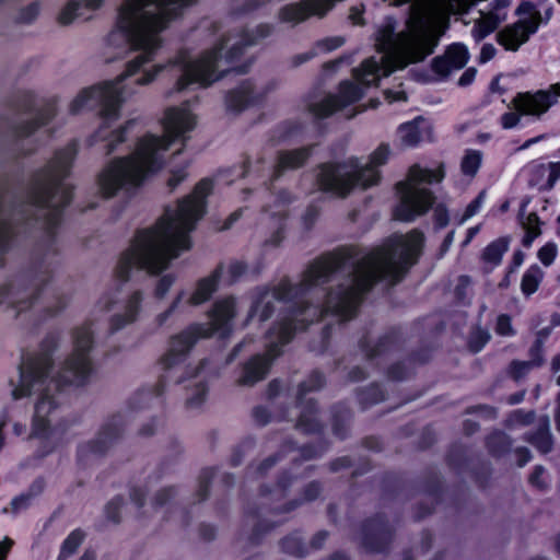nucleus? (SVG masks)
<instances>
[{
	"mask_svg": "<svg viewBox=\"0 0 560 560\" xmlns=\"http://www.w3.org/2000/svg\"><path fill=\"white\" fill-rule=\"evenodd\" d=\"M192 2L194 0H122L117 8L114 28L107 43L114 49L121 50L124 46L125 50H139L140 54L127 63L125 72L117 81L104 82L79 92L70 103V112L78 114L85 108L97 107L104 119H117L122 103L118 83L152 60L163 45V32Z\"/></svg>",
	"mask_w": 560,
	"mask_h": 560,
	"instance_id": "obj_1",
	"label": "nucleus"
},
{
	"mask_svg": "<svg viewBox=\"0 0 560 560\" xmlns=\"http://www.w3.org/2000/svg\"><path fill=\"white\" fill-rule=\"evenodd\" d=\"M211 189V180H200L192 194L182 200L176 209H167L153 228L139 232L118 261L117 278L128 280L132 268L159 273L183 250L189 249V233L203 215L205 199Z\"/></svg>",
	"mask_w": 560,
	"mask_h": 560,
	"instance_id": "obj_2",
	"label": "nucleus"
},
{
	"mask_svg": "<svg viewBox=\"0 0 560 560\" xmlns=\"http://www.w3.org/2000/svg\"><path fill=\"white\" fill-rule=\"evenodd\" d=\"M74 349L59 373L58 381L49 377L52 365L47 353L30 354L23 359L16 378L10 381L14 400L37 395L34 411V431L44 432L55 413L57 402L52 388L60 385H82L92 372L88 352L92 346V332L88 326L74 330Z\"/></svg>",
	"mask_w": 560,
	"mask_h": 560,
	"instance_id": "obj_3",
	"label": "nucleus"
},
{
	"mask_svg": "<svg viewBox=\"0 0 560 560\" xmlns=\"http://www.w3.org/2000/svg\"><path fill=\"white\" fill-rule=\"evenodd\" d=\"M423 234L417 230L406 235H395L383 247L363 257L352 276L342 283L337 292L329 293L325 311L349 319L361 301L381 278L397 281L416 262L421 252Z\"/></svg>",
	"mask_w": 560,
	"mask_h": 560,
	"instance_id": "obj_4",
	"label": "nucleus"
},
{
	"mask_svg": "<svg viewBox=\"0 0 560 560\" xmlns=\"http://www.w3.org/2000/svg\"><path fill=\"white\" fill-rule=\"evenodd\" d=\"M165 136L143 137L128 158L118 159L108 164L101 173L98 186L101 194L109 198L119 189L139 186L144 177L162 167V154L171 142L196 126L194 115L186 108H168L163 119Z\"/></svg>",
	"mask_w": 560,
	"mask_h": 560,
	"instance_id": "obj_5",
	"label": "nucleus"
},
{
	"mask_svg": "<svg viewBox=\"0 0 560 560\" xmlns=\"http://www.w3.org/2000/svg\"><path fill=\"white\" fill-rule=\"evenodd\" d=\"M271 33L269 25H259L253 31H237L222 35L214 46L206 50L198 58L191 60L186 52H180L176 59L170 62L172 67H178L182 72L175 90L183 91L191 83L208 86L221 78V72L229 69H221L223 61L232 62L246 47L258 44L260 39Z\"/></svg>",
	"mask_w": 560,
	"mask_h": 560,
	"instance_id": "obj_6",
	"label": "nucleus"
},
{
	"mask_svg": "<svg viewBox=\"0 0 560 560\" xmlns=\"http://www.w3.org/2000/svg\"><path fill=\"white\" fill-rule=\"evenodd\" d=\"M235 315V301L224 299L215 303L210 316V324H197L188 327L182 334L172 338L168 351L161 360L164 370L179 371L185 368L187 353L198 338L209 337L222 330L223 335L230 329V322Z\"/></svg>",
	"mask_w": 560,
	"mask_h": 560,
	"instance_id": "obj_7",
	"label": "nucleus"
},
{
	"mask_svg": "<svg viewBox=\"0 0 560 560\" xmlns=\"http://www.w3.org/2000/svg\"><path fill=\"white\" fill-rule=\"evenodd\" d=\"M445 176L444 164L436 168H422L415 164L409 168L405 180L396 185L400 201L395 208L394 218L399 221L410 222L417 217L428 212L434 202L432 191L422 184L440 183Z\"/></svg>",
	"mask_w": 560,
	"mask_h": 560,
	"instance_id": "obj_8",
	"label": "nucleus"
},
{
	"mask_svg": "<svg viewBox=\"0 0 560 560\" xmlns=\"http://www.w3.org/2000/svg\"><path fill=\"white\" fill-rule=\"evenodd\" d=\"M389 155V148L380 145L371 155L370 163L359 168L357 163L324 165L319 174V184L324 190L343 196L354 186L362 188L377 184L380 179L376 167L383 165Z\"/></svg>",
	"mask_w": 560,
	"mask_h": 560,
	"instance_id": "obj_9",
	"label": "nucleus"
},
{
	"mask_svg": "<svg viewBox=\"0 0 560 560\" xmlns=\"http://www.w3.org/2000/svg\"><path fill=\"white\" fill-rule=\"evenodd\" d=\"M74 149L69 147L58 152L49 163L36 174L32 189L35 205L56 211L70 201V190L62 183L74 158Z\"/></svg>",
	"mask_w": 560,
	"mask_h": 560,
	"instance_id": "obj_10",
	"label": "nucleus"
},
{
	"mask_svg": "<svg viewBox=\"0 0 560 560\" xmlns=\"http://www.w3.org/2000/svg\"><path fill=\"white\" fill-rule=\"evenodd\" d=\"M535 0H523L517 13L525 15L516 23L505 26L497 34L498 43L506 50L516 51L538 28L541 16Z\"/></svg>",
	"mask_w": 560,
	"mask_h": 560,
	"instance_id": "obj_11",
	"label": "nucleus"
},
{
	"mask_svg": "<svg viewBox=\"0 0 560 560\" xmlns=\"http://www.w3.org/2000/svg\"><path fill=\"white\" fill-rule=\"evenodd\" d=\"M559 97L560 83H556L547 90L517 93L512 100V105L520 114L539 118L557 104Z\"/></svg>",
	"mask_w": 560,
	"mask_h": 560,
	"instance_id": "obj_12",
	"label": "nucleus"
},
{
	"mask_svg": "<svg viewBox=\"0 0 560 560\" xmlns=\"http://www.w3.org/2000/svg\"><path fill=\"white\" fill-rule=\"evenodd\" d=\"M364 94L362 88L351 83L342 82L338 94L328 95L318 103L311 105V112L318 118H325L359 101Z\"/></svg>",
	"mask_w": 560,
	"mask_h": 560,
	"instance_id": "obj_13",
	"label": "nucleus"
},
{
	"mask_svg": "<svg viewBox=\"0 0 560 560\" xmlns=\"http://www.w3.org/2000/svg\"><path fill=\"white\" fill-rule=\"evenodd\" d=\"M342 258L334 254L314 261L304 272L299 290L304 292L314 285L324 283L329 276L341 266Z\"/></svg>",
	"mask_w": 560,
	"mask_h": 560,
	"instance_id": "obj_14",
	"label": "nucleus"
},
{
	"mask_svg": "<svg viewBox=\"0 0 560 560\" xmlns=\"http://www.w3.org/2000/svg\"><path fill=\"white\" fill-rule=\"evenodd\" d=\"M290 290V284L285 281L281 282L278 288L272 290L261 289L252 308L250 315H257L261 322L268 319L272 313V301L287 298Z\"/></svg>",
	"mask_w": 560,
	"mask_h": 560,
	"instance_id": "obj_15",
	"label": "nucleus"
},
{
	"mask_svg": "<svg viewBox=\"0 0 560 560\" xmlns=\"http://www.w3.org/2000/svg\"><path fill=\"white\" fill-rule=\"evenodd\" d=\"M276 348L277 345L273 342V340H270L267 355H258L249 361L244 368V373L240 378V383L243 385H253L256 382L262 380L267 374L270 359L278 354Z\"/></svg>",
	"mask_w": 560,
	"mask_h": 560,
	"instance_id": "obj_16",
	"label": "nucleus"
},
{
	"mask_svg": "<svg viewBox=\"0 0 560 560\" xmlns=\"http://www.w3.org/2000/svg\"><path fill=\"white\" fill-rule=\"evenodd\" d=\"M506 20V12H483L480 11V18L476 20L471 30V35L476 42L482 40L486 36L497 30V27Z\"/></svg>",
	"mask_w": 560,
	"mask_h": 560,
	"instance_id": "obj_17",
	"label": "nucleus"
},
{
	"mask_svg": "<svg viewBox=\"0 0 560 560\" xmlns=\"http://www.w3.org/2000/svg\"><path fill=\"white\" fill-rule=\"evenodd\" d=\"M525 207H526V203H523L520 209L518 218H520L522 228L526 232L522 243L525 247H529L532 245L533 241L541 234V230H540L541 222L536 212L526 213Z\"/></svg>",
	"mask_w": 560,
	"mask_h": 560,
	"instance_id": "obj_18",
	"label": "nucleus"
},
{
	"mask_svg": "<svg viewBox=\"0 0 560 560\" xmlns=\"http://www.w3.org/2000/svg\"><path fill=\"white\" fill-rule=\"evenodd\" d=\"M219 280V271H214L208 278H205L198 282L195 292L189 299V304L199 305L210 299L211 294L215 291Z\"/></svg>",
	"mask_w": 560,
	"mask_h": 560,
	"instance_id": "obj_19",
	"label": "nucleus"
},
{
	"mask_svg": "<svg viewBox=\"0 0 560 560\" xmlns=\"http://www.w3.org/2000/svg\"><path fill=\"white\" fill-rule=\"evenodd\" d=\"M308 158L307 149H298L279 153L277 171L293 170L304 164Z\"/></svg>",
	"mask_w": 560,
	"mask_h": 560,
	"instance_id": "obj_20",
	"label": "nucleus"
},
{
	"mask_svg": "<svg viewBox=\"0 0 560 560\" xmlns=\"http://www.w3.org/2000/svg\"><path fill=\"white\" fill-rule=\"evenodd\" d=\"M256 95L254 94V88L247 83L241 86L238 90L231 92L228 95L226 104L228 107L233 110H241L247 104L254 102L256 100Z\"/></svg>",
	"mask_w": 560,
	"mask_h": 560,
	"instance_id": "obj_21",
	"label": "nucleus"
},
{
	"mask_svg": "<svg viewBox=\"0 0 560 560\" xmlns=\"http://www.w3.org/2000/svg\"><path fill=\"white\" fill-rule=\"evenodd\" d=\"M509 248V240L505 237L498 238L490 243L482 253V259L491 265L501 262L504 253Z\"/></svg>",
	"mask_w": 560,
	"mask_h": 560,
	"instance_id": "obj_22",
	"label": "nucleus"
},
{
	"mask_svg": "<svg viewBox=\"0 0 560 560\" xmlns=\"http://www.w3.org/2000/svg\"><path fill=\"white\" fill-rule=\"evenodd\" d=\"M544 278V271L538 266L529 267L524 273L521 282L522 292L525 295H530L537 291L541 280Z\"/></svg>",
	"mask_w": 560,
	"mask_h": 560,
	"instance_id": "obj_23",
	"label": "nucleus"
},
{
	"mask_svg": "<svg viewBox=\"0 0 560 560\" xmlns=\"http://www.w3.org/2000/svg\"><path fill=\"white\" fill-rule=\"evenodd\" d=\"M529 441L542 453H548L551 450L552 441L547 417L540 420L538 432Z\"/></svg>",
	"mask_w": 560,
	"mask_h": 560,
	"instance_id": "obj_24",
	"label": "nucleus"
},
{
	"mask_svg": "<svg viewBox=\"0 0 560 560\" xmlns=\"http://www.w3.org/2000/svg\"><path fill=\"white\" fill-rule=\"evenodd\" d=\"M482 161V153L477 150H467L462 159L460 170L464 175L474 177Z\"/></svg>",
	"mask_w": 560,
	"mask_h": 560,
	"instance_id": "obj_25",
	"label": "nucleus"
},
{
	"mask_svg": "<svg viewBox=\"0 0 560 560\" xmlns=\"http://www.w3.org/2000/svg\"><path fill=\"white\" fill-rule=\"evenodd\" d=\"M444 55L454 70L462 69L469 58L467 48L462 44L450 46Z\"/></svg>",
	"mask_w": 560,
	"mask_h": 560,
	"instance_id": "obj_26",
	"label": "nucleus"
},
{
	"mask_svg": "<svg viewBox=\"0 0 560 560\" xmlns=\"http://www.w3.org/2000/svg\"><path fill=\"white\" fill-rule=\"evenodd\" d=\"M142 301V294L140 292H133L127 300L125 305L124 314L121 315V324L117 325L116 328L122 327L126 324L132 323L138 315L139 306Z\"/></svg>",
	"mask_w": 560,
	"mask_h": 560,
	"instance_id": "obj_27",
	"label": "nucleus"
},
{
	"mask_svg": "<svg viewBox=\"0 0 560 560\" xmlns=\"http://www.w3.org/2000/svg\"><path fill=\"white\" fill-rule=\"evenodd\" d=\"M542 363L541 357L530 361H514L510 365V374L514 380H520L526 375L533 368L539 366Z\"/></svg>",
	"mask_w": 560,
	"mask_h": 560,
	"instance_id": "obj_28",
	"label": "nucleus"
},
{
	"mask_svg": "<svg viewBox=\"0 0 560 560\" xmlns=\"http://www.w3.org/2000/svg\"><path fill=\"white\" fill-rule=\"evenodd\" d=\"M125 128L117 129L108 133L104 128H101L97 132V137H100L103 141H105L104 150L106 154L112 153L115 150L116 144L121 143L124 138Z\"/></svg>",
	"mask_w": 560,
	"mask_h": 560,
	"instance_id": "obj_29",
	"label": "nucleus"
},
{
	"mask_svg": "<svg viewBox=\"0 0 560 560\" xmlns=\"http://www.w3.org/2000/svg\"><path fill=\"white\" fill-rule=\"evenodd\" d=\"M399 137L404 145L412 147L420 141L421 133L415 122H408L400 126Z\"/></svg>",
	"mask_w": 560,
	"mask_h": 560,
	"instance_id": "obj_30",
	"label": "nucleus"
},
{
	"mask_svg": "<svg viewBox=\"0 0 560 560\" xmlns=\"http://www.w3.org/2000/svg\"><path fill=\"white\" fill-rule=\"evenodd\" d=\"M81 4L78 1H69L58 14V22L61 25H69L79 15H82Z\"/></svg>",
	"mask_w": 560,
	"mask_h": 560,
	"instance_id": "obj_31",
	"label": "nucleus"
},
{
	"mask_svg": "<svg viewBox=\"0 0 560 560\" xmlns=\"http://www.w3.org/2000/svg\"><path fill=\"white\" fill-rule=\"evenodd\" d=\"M84 539L81 530H73L65 540L59 560H63L68 556L74 553Z\"/></svg>",
	"mask_w": 560,
	"mask_h": 560,
	"instance_id": "obj_32",
	"label": "nucleus"
},
{
	"mask_svg": "<svg viewBox=\"0 0 560 560\" xmlns=\"http://www.w3.org/2000/svg\"><path fill=\"white\" fill-rule=\"evenodd\" d=\"M56 114V109L52 105H48L43 112L39 114L38 118H36V122H32L31 127H22L19 131L21 136L31 135L36 128L47 124Z\"/></svg>",
	"mask_w": 560,
	"mask_h": 560,
	"instance_id": "obj_33",
	"label": "nucleus"
},
{
	"mask_svg": "<svg viewBox=\"0 0 560 560\" xmlns=\"http://www.w3.org/2000/svg\"><path fill=\"white\" fill-rule=\"evenodd\" d=\"M39 11V3L33 2L20 11L19 21L22 23H31L38 16Z\"/></svg>",
	"mask_w": 560,
	"mask_h": 560,
	"instance_id": "obj_34",
	"label": "nucleus"
},
{
	"mask_svg": "<svg viewBox=\"0 0 560 560\" xmlns=\"http://www.w3.org/2000/svg\"><path fill=\"white\" fill-rule=\"evenodd\" d=\"M432 69L436 74L441 77H446L454 70L453 67L448 63L445 55L435 57L432 60Z\"/></svg>",
	"mask_w": 560,
	"mask_h": 560,
	"instance_id": "obj_35",
	"label": "nucleus"
},
{
	"mask_svg": "<svg viewBox=\"0 0 560 560\" xmlns=\"http://www.w3.org/2000/svg\"><path fill=\"white\" fill-rule=\"evenodd\" d=\"M557 256V246L552 243L546 244L538 250V258L545 265L549 266Z\"/></svg>",
	"mask_w": 560,
	"mask_h": 560,
	"instance_id": "obj_36",
	"label": "nucleus"
},
{
	"mask_svg": "<svg viewBox=\"0 0 560 560\" xmlns=\"http://www.w3.org/2000/svg\"><path fill=\"white\" fill-rule=\"evenodd\" d=\"M495 330L501 336H511L514 334L510 316L502 314L497 319Z\"/></svg>",
	"mask_w": 560,
	"mask_h": 560,
	"instance_id": "obj_37",
	"label": "nucleus"
},
{
	"mask_svg": "<svg viewBox=\"0 0 560 560\" xmlns=\"http://www.w3.org/2000/svg\"><path fill=\"white\" fill-rule=\"evenodd\" d=\"M522 116L523 114H520L516 109L515 112L504 113L501 116V125L504 129L516 127L520 124Z\"/></svg>",
	"mask_w": 560,
	"mask_h": 560,
	"instance_id": "obj_38",
	"label": "nucleus"
},
{
	"mask_svg": "<svg viewBox=\"0 0 560 560\" xmlns=\"http://www.w3.org/2000/svg\"><path fill=\"white\" fill-rule=\"evenodd\" d=\"M10 237H11L10 225H9L8 221L5 220V218L3 217V214L0 213V249H3L7 246Z\"/></svg>",
	"mask_w": 560,
	"mask_h": 560,
	"instance_id": "obj_39",
	"label": "nucleus"
},
{
	"mask_svg": "<svg viewBox=\"0 0 560 560\" xmlns=\"http://www.w3.org/2000/svg\"><path fill=\"white\" fill-rule=\"evenodd\" d=\"M296 328H293L292 327V323L291 320L290 322H284L282 323L279 331L277 332L278 335V340H279V343L280 345H284L287 342H289V340L291 339L292 337V332L293 330H295Z\"/></svg>",
	"mask_w": 560,
	"mask_h": 560,
	"instance_id": "obj_40",
	"label": "nucleus"
},
{
	"mask_svg": "<svg viewBox=\"0 0 560 560\" xmlns=\"http://www.w3.org/2000/svg\"><path fill=\"white\" fill-rule=\"evenodd\" d=\"M173 278L171 276H164L159 280V283L155 289V295L159 299H163L165 294L168 292L170 288L173 284Z\"/></svg>",
	"mask_w": 560,
	"mask_h": 560,
	"instance_id": "obj_41",
	"label": "nucleus"
},
{
	"mask_svg": "<svg viewBox=\"0 0 560 560\" xmlns=\"http://www.w3.org/2000/svg\"><path fill=\"white\" fill-rule=\"evenodd\" d=\"M549 176H548V186L552 188L557 180L560 178V162H551L548 165Z\"/></svg>",
	"mask_w": 560,
	"mask_h": 560,
	"instance_id": "obj_42",
	"label": "nucleus"
},
{
	"mask_svg": "<svg viewBox=\"0 0 560 560\" xmlns=\"http://www.w3.org/2000/svg\"><path fill=\"white\" fill-rule=\"evenodd\" d=\"M533 419H534V413L530 411L524 412L522 410H518V411H515L511 416V421L514 423H520V424H527V423L532 422Z\"/></svg>",
	"mask_w": 560,
	"mask_h": 560,
	"instance_id": "obj_43",
	"label": "nucleus"
},
{
	"mask_svg": "<svg viewBox=\"0 0 560 560\" xmlns=\"http://www.w3.org/2000/svg\"><path fill=\"white\" fill-rule=\"evenodd\" d=\"M544 472L545 470L542 467H536L534 472L529 477L530 483L540 489L544 488L546 486V481L542 478Z\"/></svg>",
	"mask_w": 560,
	"mask_h": 560,
	"instance_id": "obj_44",
	"label": "nucleus"
},
{
	"mask_svg": "<svg viewBox=\"0 0 560 560\" xmlns=\"http://www.w3.org/2000/svg\"><path fill=\"white\" fill-rule=\"evenodd\" d=\"M363 11H364L363 5H361V7H352L350 9L349 19L351 20V22L354 25H363L364 24Z\"/></svg>",
	"mask_w": 560,
	"mask_h": 560,
	"instance_id": "obj_45",
	"label": "nucleus"
},
{
	"mask_svg": "<svg viewBox=\"0 0 560 560\" xmlns=\"http://www.w3.org/2000/svg\"><path fill=\"white\" fill-rule=\"evenodd\" d=\"M483 194H480L474 201H471L464 213V219H468L472 217L477 211L479 210L481 203H482Z\"/></svg>",
	"mask_w": 560,
	"mask_h": 560,
	"instance_id": "obj_46",
	"label": "nucleus"
},
{
	"mask_svg": "<svg viewBox=\"0 0 560 560\" xmlns=\"http://www.w3.org/2000/svg\"><path fill=\"white\" fill-rule=\"evenodd\" d=\"M324 384V377L319 373H314L310 376L307 388L305 390H314L317 388H320ZM306 386V384L303 385V387Z\"/></svg>",
	"mask_w": 560,
	"mask_h": 560,
	"instance_id": "obj_47",
	"label": "nucleus"
},
{
	"mask_svg": "<svg viewBox=\"0 0 560 560\" xmlns=\"http://www.w3.org/2000/svg\"><path fill=\"white\" fill-rule=\"evenodd\" d=\"M164 68H166V66H155L152 72H145L140 79L137 80V83L141 85L149 84Z\"/></svg>",
	"mask_w": 560,
	"mask_h": 560,
	"instance_id": "obj_48",
	"label": "nucleus"
},
{
	"mask_svg": "<svg viewBox=\"0 0 560 560\" xmlns=\"http://www.w3.org/2000/svg\"><path fill=\"white\" fill-rule=\"evenodd\" d=\"M495 52H497V50L493 45L485 44L480 51V57H479L480 61L487 62V61L491 60L495 56Z\"/></svg>",
	"mask_w": 560,
	"mask_h": 560,
	"instance_id": "obj_49",
	"label": "nucleus"
},
{
	"mask_svg": "<svg viewBox=\"0 0 560 560\" xmlns=\"http://www.w3.org/2000/svg\"><path fill=\"white\" fill-rule=\"evenodd\" d=\"M182 298H183V293H179V294L176 296V299L173 301V303L171 304V306L168 307V310H167V311H165L164 313H162V314H160V315L158 316V318H156V319H158V323H159L160 325H162V324L167 319V317L173 313V311L176 308V306H177V305H178V303L180 302Z\"/></svg>",
	"mask_w": 560,
	"mask_h": 560,
	"instance_id": "obj_50",
	"label": "nucleus"
},
{
	"mask_svg": "<svg viewBox=\"0 0 560 560\" xmlns=\"http://www.w3.org/2000/svg\"><path fill=\"white\" fill-rule=\"evenodd\" d=\"M186 177V172L182 168L172 173L171 178L167 182V185L171 189H174L182 180Z\"/></svg>",
	"mask_w": 560,
	"mask_h": 560,
	"instance_id": "obj_51",
	"label": "nucleus"
},
{
	"mask_svg": "<svg viewBox=\"0 0 560 560\" xmlns=\"http://www.w3.org/2000/svg\"><path fill=\"white\" fill-rule=\"evenodd\" d=\"M434 218H435L436 224L441 228L445 226L448 222L447 212L442 207H436V209L434 210Z\"/></svg>",
	"mask_w": 560,
	"mask_h": 560,
	"instance_id": "obj_52",
	"label": "nucleus"
},
{
	"mask_svg": "<svg viewBox=\"0 0 560 560\" xmlns=\"http://www.w3.org/2000/svg\"><path fill=\"white\" fill-rule=\"evenodd\" d=\"M475 77H476V69L469 68L462 74V77L458 80V84L460 86H467L474 81Z\"/></svg>",
	"mask_w": 560,
	"mask_h": 560,
	"instance_id": "obj_53",
	"label": "nucleus"
},
{
	"mask_svg": "<svg viewBox=\"0 0 560 560\" xmlns=\"http://www.w3.org/2000/svg\"><path fill=\"white\" fill-rule=\"evenodd\" d=\"M343 40L340 37H335L330 39H325L320 42L318 45L323 47L325 50H332L341 46Z\"/></svg>",
	"mask_w": 560,
	"mask_h": 560,
	"instance_id": "obj_54",
	"label": "nucleus"
},
{
	"mask_svg": "<svg viewBox=\"0 0 560 560\" xmlns=\"http://www.w3.org/2000/svg\"><path fill=\"white\" fill-rule=\"evenodd\" d=\"M475 338L478 339V346H474L472 342L470 343L471 348L475 350V351H479L481 349V347L489 340L490 336L488 332H485L482 330H478L475 332L474 335Z\"/></svg>",
	"mask_w": 560,
	"mask_h": 560,
	"instance_id": "obj_55",
	"label": "nucleus"
},
{
	"mask_svg": "<svg viewBox=\"0 0 560 560\" xmlns=\"http://www.w3.org/2000/svg\"><path fill=\"white\" fill-rule=\"evenodd\" d=\"M12 545L13 541L8 537L0 541V560H5Z\"/></svg>",
	"mask_w": 560,
	"mask_h": 560,
	"instance_id": "obj_56",
	"label": "nucleus"
},
{
	"mask_svg": "<svg viewBox=\"0 0 560 560\" xmlns=\"http://www.w3.org/2000/svg\"><path fill=\"white\" fill-rule=\"evenodd\" d=\"M79 3L81 4V11H83L84 9L97 10L102 7L103 0H83Z\"/></svg>",
	"mask_w": 560,
	"mask_h": 560,
	"instance_id": "obj_57",
	"label": "nucleus"
},
{
	"mask_svg": "<svg viewBox=\"0 0 560 560\" xmlns=\"http://www.w3.org/2000/svg\"><path fill=\"white\" fill-rule=\"evenodd\" d=\"M524 261V254L521 250H517L513 255L512 267L510 272H513L515 268L520 267Z\"/></svg>",
	"mask_w": 560,
	"mask_h": 560,
	"instance_id": "obj_58",
	"label": "nucleus"
},
{
	"mask_svg": "<svg viewBox=\"0 0 560 560\" xmlns=\"http://www.w3.org/2000/svg\"><path fill=\"white\" fill-rule=\"evenodd\" d=\"M510 0H495L490 12H505L504 10L509 7Z\"/></svg>",
	"mask_w": 560,
	"mask_h": 560,
	"instance_id": "obj_59",
	"label": "nucleus"
},
{
	"mask_svg": "<svg viewBox=\"0 0 560 560\" xmlns=\"http://www.w3.org/2000/svg\"><path fill=\"white\" fill-rule=\"evenodd\" d=\"M205 394H206V388L203 386H200L198 388V397L197 398H192V397L189 398L188 399V405H190V406H198L203 400Z\"/></svg>",
	"mask_w": 560,
	"mask_h": 560,
	"instance_id": "obj_60",
	"label": "nucleus"
},
{
	"mask_svg": "<svg viewBox=\"0 0 560 560\" xmlns=\"http://www.w3.org/2000/svg\"><path fill=\"white\" fill-rule=\"evenodd\" d=\"M120 505H121V501L119 499H116V500L112 501L107 506L108 515L115 522L118 521V517L116 515L112 514L110 511L118 510L120 508Z\"/></svg>",
	"mask_w": 560,
	"mask_h": 560,
	"instance_id": "obj_61",
	"label": "nucleus"
},
{
	"mask_svg": "<svg viewBox=\"0 0 560 560\" xmlns=\"http://www.w3.org/2000/svg\"><path fill=\"white\" fill-rule=\"evenodd\" d=\"M245 270V266L241 262H234L230 266V272L233 277L242 275Z\"/></svg>",
	"mask_w": 560,
	"mask_h": 560,
	"instance_id": "obj_62",
	"label": "nucleus"
},
{
	"mask_svg": "<svg viewBox=\"0 0 560 560\" xmlns=\"http://www.w3.org/2000/svg\"><path fill=\"white\" fill-rule=\"evenodd\" d=\"M26 504H27V498H25V497L15 498L11 503L12 509L14 511L20 510L21 508L25 506Z\"/></svg>",
	"mask_w": 560,
	"mask_h": 560,
	"instance_id": "obj_63",
	"label": "nucleus"
},
{
	"mask_svg": "<svg viewBox=\"0 0 560 560\" xmlns=\"http://www.w3.org/2000/svg\"><path fill=\"white\" fill-rule=\"evenodd\" d=\"M173 494V491L171 489H166V490H163L161 491L158 495H156V501L159 504H163L167 499H170Z\"/></svg>",
	"mask_w": 560,
	"mask_h": 560,
	"instance_id": "obj_64",
	"label": "nucleus"
}]
</instances>
